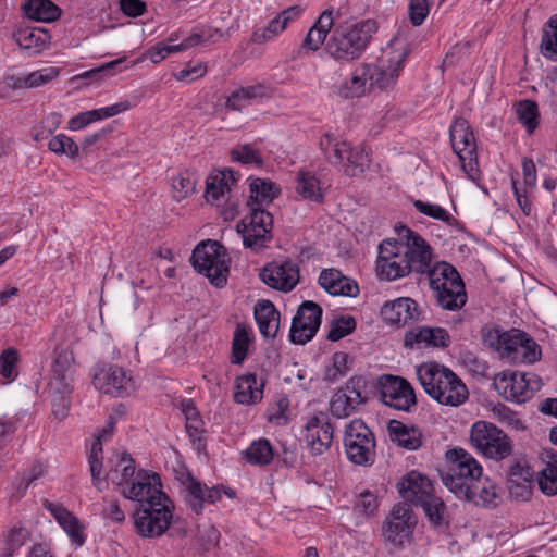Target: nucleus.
Instances as JSON below:
<instances>
[{
  "label": "nucleus",
  "mask_w": 557,
  "mask_h": 557,
  "mask_svg": "<svg viewBox=\"0 0 557 557\" xmlns=\"http://www.w3.org/2000/svg\"><path fill=\"white\" fill-rule=\"evenodd\" d=\"M250 197L247 206L261 207L271 203L280 195V189L274 183L264 178H253L249 185Z\"/></svg>",
  "instance_id": "37998d69"
},
{
  "label": "nucleus",
  "mask_w": 557,
  "mask_h": 557,
  "mask_svg": "<svg viewBox=\"0 0 557 557\" xmlns=\"http://www.w3.org/2000/svg\"><path fill=\"white\" fill-rule=\"evenodd\" d=\"M196 182L193 174L188 171L181 172L172 178L173 197L181 201L191 195L195 190Z\"/></svg>",
  "instance_id": "5fc2aeb1"
},
{
  "label": "nucleus",
  "mask_w": 557,
  "mask_h": 557,
  "mask_svg": "<svg viewBox=\"0 0 557 557\" xmlns=\"http://www.w3.org/2000/svg\"><path fill=\"white\" fill-rule=\"evenodd\" d=\"M483 343L512 362L534 363L541 358V348L524 331L519 329L502 330L499 326L485 325L481 330Z\"/></svg>",
  "instance_id": "39448f33"
},
{
  "label": "nucleus",
  "mask_w": 557,
  "mask_h": 557,
  "mask_svg": "<svg viewBox=\"0 0 557 557\" xmlns=\"http://www.w3.org/2000/svg\"><path fill=\"white\" fill-rule=\"evenodd\" d=\"M246 459L249 463L265 466L273 459V449L270 442L265 438H260L250 444L245 451Z\"/></svg>",
  "instance_id": "3c124183"
},
{
  "label": "nucleus",
  "mask_w": 557,
  "mask_h": 557,
  "mask_svg": "<svg viewBox=\"0 0 557 557\" xmlns=\"http://www.w3.org/2000/svg\"><path fill=\"white\" fill-rule=\"evenodd\" d=\"M28 532L24 528H14L7 540V553L3 557H12L13 553L22 547L27 540Z\"/></svg>",
  "instance_id": "774afa93"
},
{
  "label": "nucleus",
  "mask_w": 557,
  "mask_h": 557,
  "mask_svg": "<svg viewBox=\"0 0 557 557\" xmlns=\"http://www.w3.org/2000/svg\"><path fill=\"white\" fill-rule=\"evenodd\" d=\"M347 458L355 465L369 466L375 458V440L371 430L360 419L347 424L344 434Z\"/></svg>",
  "instance_id": "2eb2a0df"
},
{
  "label": "nucleus",
  "mask_w": 557,
  "mask_h": 557,
  "mask_svg": "<svg viewBox=\"0 0 557 557\" xmlns=\"http://www.w3.org/2000/svg\"><path fill=\"white\" fill-rule=\"evenodd\" d=\"M408 11L411 24L420 26L429 14V2L428 0H410Z\"/></svg>",
  "instance_id": "69168bd1"
},
{
  "label": "nucleus",
  "mask_w": 557,
  "mask_h": 557,
  "mask_svg": "<svg viewBox=\"0 0 557 557\" xmlns=\"http://www.w3.org/2000/svg\"><path fill=\"white\" fill-rule=\"evenodd\" d=\"M446 461L447 468L441 472L443 484L459 499L471 498L483 474L481 465L462 448L447 450Z\"/></svg>",
  "instance_id": "0eeeda50"
},
{
  "label": "nucleus",
  "mask_w": 557,
  "mask_h": 557,
  "mask_svg": "<svg viewBox=\"0 0 557 557\" xmlns=\"http://www.w3.org/2000/svg\"><path fill=\"white\" fill-rule=\"evenodd\" d=\"M235 172L231 169L219 171L207 180L205 197L207 201H219L226 193L231 191L236 183Z\"/></svg>",
  "instance_id": "4c0bfd02"
},
{
  "label": "nucleus",
  "mask_w": 557,
  "mask_h": 557,
  "mask_svg": "<svg viewBox=\"0 0 557 557\" xmlns=\"http://www.w3.org/2000/svg\"><path fill=\"white\" fill-rule=\"evenodd\" d=\"M338 16L339 12L337 11L336 14H334L333 9L323 11L307 33L302 40L301 47L311 51L319 50L320 47L325 42L327 34L335 25Z\"/></svg>",
  "instance_id": "cd10ccee"
},
{
  "label": "nucleus",
  "mask_w": 557,
  "mask_h": 557,
  "mask_svg": "<svg viewBox=\"0 0 557 557\" xmlns=\"http://www.w3.org/2000/svg\"><path fill=\"white\" fill-rule=\"evenodd\" d=\"M92 385L96 389L113 397H124L135 389L131 375L117 366L102 364L95 369Z\"/></svg>",
  "instance_id": "a211bd4d"
},
{
  "label": "nucleus",
  "mask_w": 557,
  "mask_h": 557,
  "mask_svg": "<svg viewBox=\"0 0 557 557\" xmlns=\"http://www.w3.org/2000/svg\"><path fill=\"white\" fill-rule=\"evenodd\" d=\"M448 341V333L441 327H419L405 334V346L409 348L421 343L428 346L446 347Z\"/></svg>",
  "instance_id": "473e14b6"
},
{
  "label": "nucleus",
  "mask_w": 557,
  "mask_h": 557,
  "mask_svg": "<svg viewBox=\"0 0 557 557\" xmlns=\"http://www.w3.org/2000/svg\"><path fill=\"white\" fill-rule=\"evenodd\" d=\"M322 315H294L289 330V339L304 345L311 341L321 325Z\"/></svg>",
  "instance_id": "f704fd0d"
},
{
  "label": "nucleus",
  "mask_w": 557,
  "mask_h": 557,
  "mask_svg": "<svg viewBox=\"0 0 557 557\" xmlns=\"http://www.w3.org/2000/svg\"><path fill=\"white\" fill-rule=\"evenodd\" d=\"M24 14L37 22H53L60 17L61 9L51 0H25Z\"/></svg>",
  "instance_id": "a19ab883"
},
{
  "label": "nucleus",
  "mask_w": 557,
  "mask_h": 557,
  "mask_svg": "<svg viewBox=\"0 0 557 557\" xmlns=\"http://www.w3.org/2000/svg\"><path fill=\"white\" fill-rule=\"evenodd\" d=\"M366 387L367 381L362 376H352L341 389L348 396V399L358 407L367 401Z\"/></svg>",
  "instance_id": "13d9d810"
},
{
  "label": "nucleus",
  "mask_w": 557,
  "mask_h": 557,
  "mask_svg": "<svg viewBox=\"0 0 557 557\" xmlns=\"http://www.w3.org/2000/svg\"><path fill=\"white\" fill-rule=\"evenodd\" d=\"M236 230L242 234L244 246L259 252L272 239L273 216L262 208L252 207L249 214L237 223Z\"/></svg>",
  "instance_id": "4468645a"
},
{
  "label": "nucleus",
  "mask_w": 557,
  "mask_h": 557,
  "mask_svg": "<svg viewBox=\"0 0 557 557\" xmlns=\"http://www.w3.org/2000/svg\"><path fill=\"white\" fill-rule=\"evenodd\" d=\"M115 424V420L112 416L109 417L108 425L102 429L100 435L92 442L89 454H88V463L89 470L92 479L94 486L101 492L102 487V440H106L112 434L113 426Z\"/></svg>",
  "instance_id": "c85d7f7f"
},
{
  "label": "nucleus",
  "mask_w": 557,
  "mask_h": 557,
  "mask_svg": "<svg viewBox=\"0 0 557 557\" xmlns=\"http://www.w3.org/2000/svg\"><path fill=\"white\" fill-rule=\"evenodd\" d=\"M231 159L242 164H255L261 166L263 159L260 151L251 145H238L231 150Z\"/></svg>",
  "instance_id": "4d7b16f0"
},
{
  "label": "nucleus",
  "mask_w": 557,
  "mask_h": 557,
  "mask_svg": "<svg viewBox=\"0 0 557 557\" xmlns=\"http://www.w3.org/2000/svg\"><path fill=\"white\" fill-rule=\"evenodd\" d=\"M418 506L422 507L429 521L436 528H445L448 525L446 517V506L442 498L432 494Z\"/></svg>",
  "instance_id": "09e8293b"
},
{
  "label": "nucleus",
  "mask_w": 557,
  "mask_h": 557,
  "mask_svg": "<svg viewBox=\"0 0 557 557\" xmlns=\"http://www.w3.org/2000/svg\"><path fill=\"white\" fill-rule=\"evenodd\" d=\"M417 518L409 504L399 503L395 505L383 524V535L394 546L400 547L409 542Z\"/></svg>",
  "instance_id": "f3484780"
},
{
  "label": "nucleus",
  "mask_w": 557,
  "mask_h": 557,
  "mask_svg": "<svg viewBox=\"0 0 557 557\" xmlns=\"http://www.w3.org/2000/svg\"><path fill=\"white\" fill-rule=\"evenodd\" d=\"M108 476L123 497L139 505L168 497L162 491L160 475L144 469L136 470L135 460L126 453L117 456Z\"/></svg>",
  "instance_id": "f03ea898"
},
{
  "label": "nucleus",
  "mask_w": 557,
  "mask_h": 557,
  "mask_svg": "<svg viewBox=\"0 0 557 557\" xmlns=\"http://www.w3.org/2000/svg\"><path fill=\"white\" fill-rule=\"evenodd\" d=\"M380 393L383 403L394 409L409 411L416 405L414 391L405 379L384 375L380 379Z\"/></svg>",
  "instance_id": "6ab92c4d"
},
{
  "label": "nucleus",
  "mask_w": 557,
  "mask_h": 557,
  "mask_svg": "<svg viewBox=\"0 0 557 557\" xmlns=\"http://www.w3.org/2000/svg\"><path fill=\"white\" fill-rule=\"evenodd\" d=\"M60 71L49 66L24 75H5V86L24 88H36L58 77Z\"/></svg>",
  "instance_id": "72a5a7b5"
},
{
  "label": "nucleus",
  "mask_w": 557,
  "mask_h": 557,
  "mask_svg": "<svg viewBox=\"0 0 557 557\" xmlns=\"http://www.w3.org/2000/svg\"><path fill=\"white\" fill-rule=\"evenodd\" d=\"M320 147L327 161L341 165L343 172L350 177L364 172L370 164L369 153L362 146H351L346 140L325 134L320 140Z\"/></svg>",
  "instance_id": "9d476101"
},
{
  "label": "nucleus",
  "mask_w": 557,
  "mask_h": 557,
  "mask_svg": "<svg viewBox=\"0 0 557 557\" xmlns=\"http://www.w3.org/2000/svg\"><path fill=\"white\" fill-rule=\"evenodd\" d=\"M449 137L451 148L456 154H471L476 151L473 132L467 120L462 117L456 119L450 126Z\"/></svg>",
  "instance_id": "2f4dec72"
},
{
  "label": "nucleus",
  "mask_w": 557,
  "mask_h": 557,
  "mask_svg": "<svg viewBox=\"0 0 557 557\" xmlns=\"http://www.w3.org/2000/svg\"><path fill=\"white\" fill-rule=\"evenodd\" d=\"M534 485V471L523 458L516 459L507 470V487L511 497L529 500Z\"/></svg>",
  "instance_id": "4be33fe9"
},
{
  "label": "nucleus",
  "mask_w": 557,
  "mask_h": 557,
  "mask_svg": "<svg viewBox=\"0 0 557 557\" xmlns=\"http://www.w3.org/2000/svg\"><path fill=\"white\" fill-rule=\"evenodd\" d=\"M296 190L306 199L319 202L323 195L319 180L310 172H299L296 180Z\"/></svg>",
  "instance_id": "8fccbe9b"
},
{
  "label": "nucleus",
  "mask_w": 557,
  "mask_h": 557,
  "mask_svg": "<svg viewBox=\"0 0 557 557\" xmlns=\"http://www.w3.org/2000/svg\"><path fill=\"white\" fill-rule=\"evenodd\" d=\"M189 260L194 269L203 274L213 286L221 288L227 283L231 258L220 242L201 240L194 248Z\"/></svg>",
  "instance_id": "6e6552de"
},
{
  "label": "nucleus",
  "mask_w": 557,
  "mask_h": 557,
  "mask_svg": "<svg viewBox=\"0 0 557 557\" xmlns=\"http://www.w3.org/2000/svg\"><path fill=\"white\" fill-rule=\"evenodd\" d=\"M537 484L543 494L554 496L557 494V467L548 462L539 473Z\"/></svg>",
  "instance_id": "bf43d9fd"
},
{
  "label": "nucleus",
  "mask_w": 557,
  "mask_h": 557,
  "mask_svg": "<svg viewBox=\"0 0 557 557\" xmlns=\"http://www.w3.org/2000/svg\"><path fill=\"white\" fill-rule=\"evenodd\" d=\"M418 310V304L410 297H399L387 300L381 308L380 313H412Z\"/></svg>",
  "instance_id": "e2e57ef3"
},
{
  "label": "nucleus",
  "mask_w": 557,
  "mask_h": 557,
  "mask_svg": "<svg viewBox=\"0 0 557 557\" xmlns=\"http://www.w3.org/2000/svg\"><path fill=\"white\" fill-rule=\"evenodd\" d=\"M451 289L438 287L433 289L438 306L443 310L455 311L460 309L467 301V294L463 282L449 283Z\"/></svg>",
  "instance_id": "79ce46f5"
},
{
  "label": "nucleus",
  "mask_w": 557,
  "mask_h": 557,
  "mask_svg": "<svg viewBox=\"0 0 557 557\" xmlns=\"http://www.w3.org/2000/svg\"><path fill=\"white\" fill-rule=\"evenodd\" d=\"M269 96V90L261 84L240 87L234 90L226 99L225 107L233 111H242L256 99Z\"/></svg>",
  "instance_id": "58836bf2"
},
{
  "label": "nucleus",
  "mask_w": 557,
  "mask_h": 557,
  "mask_svg": "<svg viewBox=\"0 0 557 557\" xmlns=\"http://www.w3.org/2000/svg\"><path fill=\"white\" fill-rule=\"evenodd\" d=\"M224 37L225 34L221 29L205 27L199 33L193 34L189 37L185 38L178 45H168L165 42H159L148 50V54L153 63H159L171 53L189 49L200 42H216L221 39H224Z\"/></svg>",
  "instance_id": "aec40b11"
},
{
  "label": "nucleus",
  "mask_w": 557,
  "mask_h": 557,
  "mask_svg": "<svg viewBox=\"0 0 557 557\" xmlns=\"http://www.w3.org/2000/svg\"><path fill=\"white\" fill-rule=\"evenodd\" d=\"M471 498H462L463 500L472 502L478 506L488 507L496 506V484L487 478L480 479L479 487H474Z\"/></svg>",
  "instance_id": "603ef678"
},
{
  "label": "nucleus",
  "mask_w": 557,
  "mask_h": 557,
  "mask_svg": "<svg viewBox=\"0 0 557 557\" xmlns=\"http://www.w3.org/2000/svg\"><path fill=\"white\" fill-rule=\"evenodd\" d=\"M320 286L330 295L356 297L359 293L358 284L339 270L324 269L319 276Z\"/></svg>",
  "instance_id": "bb28decb"
},
{
  "label": "nucleus",
  "mask_w": 557,
  "mask_h": 557,
  "mask_svg": "<svg viewBox=\"0 0 557 557\" xmlns=\"http://www.w3.org/2000/svg\"><path fill=\"white\" fill-rule=\"evenodd\" d=\"M262 386V383L258 384L257 375L253 373H248L237 377L236 392L234 394L235 401L243 405H249L261 400Z\"/></svg>",
  "instance_id": "ea45409f"
},
{
  "label": "nucleus",
  "mask_w": 557,
  "mask_h": 557,
  "mask_svg": "<svg viewBox=\"0 0 557 557\" xmlns=\"http://www.w3.org/2000/svg\"><path fill=\"white\" fill-rule=\"evenodd\" d=\"M49 150L57 154H66L76 159L79 153V146L69 136L59 134L52 137L48 144Z\"/></svg>",
  "instance_id": "6e6d98bb"
},
{
  "label": "nucleus",
  "mask_w": 557,
  "mask_h": 557,
  "mask_svg": "<svg viewBox=\"0 0 557 557\" xmlns=\"http://www.w3.org/2000/svg\"><path fill=\"white\" fill-rule=\"evenodd\" d=\"M369 63H362L351 74V77L343 83L339 95L343 98H358L372 89L369 79Z\"/></svg>",
  "instance_id": "e433bc0d"
},
{
  "label": "nucleus",
  "mask_w": 557,
  "mask_h": 557,
  "mask_svg": "<svg viewBox=\"0 0 557 557\" xmlns=\"http://www.w3.org/2000/svg\"><path fill=\"white\" fill-rule=\"evenodd\" d=\"M398 492L405 500L418 506L434 494V487L426 476L411 471L398 483Z\"/></svg>",
  "instance_id": "a878e982"
},
{
  "label": "nucleus",
  "mask_w": 557,
  "mask_h": 557,
  "mask_svg": "<svg viewBox=\"0 0 557 557\" xmlns=\"http://www.w3.org/2000/svg\"><path fill=\"white\" fill-rule=\"evenodd\" d=\"M260 278L272 288L288 292L298 283L299 271L297 265L290 260L271 262L262 269Z\"/></svg>",
  "instance_id": "412c9836"
},
{
  "label": "nucleus",
  "mask_w": 557,
  "mask_h": 557,
  "mask_svg": "<svg viewBox=\"0 0 557 557\" xmlns=\"http://www.w3.org/2000/svg\"><path fill=\"white\" fill-rule=\"evenodd\" d=\"M173 502L168 497L138 505L133 513L135 531L143 537H158L170 528L173 518Z\"/></svg>",
  "instance_id": "9b49d317"
},
{
  "label": "nucleus",
  "mask_w": 557,
  "mask_h": 557,
  "mask_svg": "<svg viewBox=\"0 0 557 557\" xmlns=\"http://www.w3.org/2000/svg\"><path fill=\"white\" fill-rule=\"evenodd\" d=\"M18 362V352L14 348H7L0 355V375L14 380L17 375L15 369Z\"/></svg>",
  "instance_id": "680f3d73"
},
{
  "label": "nucleus",
  "mask_w": 557,
  "mask_h": 557,
  "mask_svg": "<svg viewBox=\"0 0 557 557\" xmlns=\"http://www.w3.org/2000/svg\"><path fill=\"white\" fill-rule=\"evenodd\" d=\"M416 372L424 392L438 404L457 407L468 399L466 384L449 368L424 362L417 367Z\"/></svg>",
  "instance_id": "20e7f679"
},
{
  "label": "nucleus",
  "mask_w": 557,
  "mask_h": 557,
  "mask_svg": "<svg viewBox=\"0 0 557 557\" xmlns=\"http://www.w3.org/2000/svg\"><path fill=\"white\" fill-rule=\"evenodd\" d=\"M397 238H387L379 245L376 275L381 281H396L410 274L418 278L429 261L430 245L406 225L395 227Z\"/></svg>",
  "instance_id": "f257e3e1"
},
{
  "label": "nucleus",
  "mask_w": 557,
  "mask_h": 557,
  "mask_svg": "<svg viewBox=\"0 0 557 557\" xmlns=\"http://www.w3.org/2000/svg\"><path fill=\"white\" fill-rule=\"evenodd\" d=\"M52 513L71 539V542L75 546H82L85 542V535L78 519L64 508H57Z\"/></svg>",
  "instance_id": "a18cd8bd"
},
{
  "label": "nucleus",
  "mask_w": 557,
  "mask_h": 557,
  "mask_svg": "<svg viewBox=\"0 0 557 557\" xmlns=\"http://www.w3.org/2000/svg\"><path fill=\"white\" fill-rule=\"evenodd\" d=\"M186 431L197 450L205 448L202 438V421L199 417L188 416L186 421Z\"/></svg>",
  "instance_id": "338daca9"
},
{
  "label": "nucleus",
  "mask_w": 557,
  "mask_h": 557,
  "mask_svg": "<svg viewBox=\"0 0 557 557\" xmlns=\"http://www.w3.org/2000/svg\"><path fill=\"white\" fill-rule=\"evenodd\" d=\"M54 354L48 382V395L51 399L53 416L62 420L67 416L70 409L76 362L71 347L58 346Z\"/></svg>",
  "instance_id": "423d86ee"
},
{
  "label": "nucleus",
  "mask_w": 557,
  "mask_h": 557,
  "mask_svg": "<svg viewBox=\"0 0 557 557\" xmlns=\"http://www.w3.org/2000/svg\"><path fill=\"white\" fill-rule=\"evenodd\" d=\"M183 486L185 491L184 499L196 515L202 512L205 503L214 504L222 497L220 486L208 487L190 473H187L183 480Z\"/></svg>",
  "instance_id": "5701e85b"
},
{
  "label": "nucleus",
  "mask_w": 557,
  "mask_h": 557,
  "mask_svg": "<svg viewBox=\"0 0 557 557\" xmlns=\"http://www.w3.org/2000/svg\"><path fill=\"white\" fill-rule=\"evenodd\" d=\"M517 120L521 123L528 134H532L539 126V107L533 100L524 99L520 100L515 106Z\"/></svg>",
  "instance_id": "49530a36"
},
{
  "label": "nucleus",
  "mask_w": 557,
  "mask_h": 557,
  "mask_svg": "<svg viewBox=\"0 0 557 557\" xmlns=\"http://www.w3.org/2000/svg\"><path fill=\"white\" fill-rule=\"evenodd\" d=\"M320 147L327 161L341 165L343 172L350 177L364 172L370 164L369 153L362 146H351L346 140L325 134L320 140Z\"/></svg>",
  "instance_id": "1a4fd4ad"
},
{
  "label": "nucleus",
  "mask_w": 557,
  "mask_h": 557,
  "mask_svg": "<svg viewBox=\"0 0 557 557\" xmlns=\"http://www.w3.org/2000/svg\"><path fill=\"white\" fill-rule=\"evenodd\" d=\"M305 440L313 455L326 451L333 441V426L326 417H312L306 425Z\"/></svg>",
  "instance_id": "b1692460"
},
{
  "label": "nucleus",
  "mask_w": 557,
  "mask_h": 557,
  "mask_svg": "<svg viewBox=\"0 0 557 557\" xmlns=\"http://www.w3.org/2000/svg\"><path fill=\"white\" fill-rule=\"evenodd\" d=\"M493 384L500 396L516 403L527 401L542 386L536 374L515 371L497 374Z\"/></svg>",
  "instance_id": "dca6fc26"
},
{
  "label": "nucleus",
  "mask_w": 557,
  "mask_h": 557,
  "mask_svg": "<svg viewBox=\"0 0 557 557\" xmlns=\"http://www.w3.org/2000/svg\"><path fill=\"white\" fill-rule=\"evenodd\" d=\"M432 261L433 250L430 247L429 261H426V267H424L423 272L418 274V281L423 278L428 280L432 289H437L438 287L444 288L445 285L443 284L462 282L458 271L450 263L441 261L433 264Z\"/></svg>",
  "instance_id": "393cba45"
},
{
  "label": "nucleus",
  "mask_w": 557,
  "mask_h": 557,
  "mask_svg": "<svg viewBox=\"0 0 557 557\" xmlns=\"http://www.w3.org/2000/svg\"><path fill=\"white\" fill-rule=\"evenodd\" d=\"M414 208L422 214L451 224L454 218L441 206L424 202L422 200L413 201Z\"/></svg>",
  "instance_id": "0e129e2a"
},
{
  "label": "nucleus",
  "mask_w": 557,
  "mask_h": 557,
  "mask_svg": "<svg viewBox=\"0 0 557 557\" xmlns=\"http://www.w3.org/2000/svg\"><path fill=\"white\" fill-rule=\"evenodd\" d=\"M356 408L354 403L348 399V396L343 393L341 388L333 395L330 403L332 414L338 419L350 416Z\"/></svg>",
  "instance_id": "052dcab7"
},
{
  "label": "nucleus",
  "mask_w": 557,
  "mask_h": 557,
  "mask_svg": "<svg viewBox=\"0 0 557 557\" xmlns=\"http://www.w3.org/2000/svg\"><path fill=\"white\" fill-rule=\"evenodd\" d=\"M387 430L391 441L403 448L416 450L422 444L421 431L414 426H408L400 421L391 420Z\"/></svg>",
  "instance_id": "c9c22d12"
},
{
  "label": "nucleus",
  "mask_w": 557,
  "mask_h": 557,
  "mask_svg": "<svg viewBox=\"0 0 557 557\" xmlns=\"http://www.w3.org/2000/svg\"><path fill=\"white\" fill-rule=\"evenodd\" d=\"M540 49L544 58L557 61V15H553L543 26Z\"/></svg>",
  "instance_id": "de8ad7c7"
},
{
  "label": "nucleus",
  "mask_w": 557,
  "mask_h": 557,
  "mask_svg": "<svg viewBox=\"0 0 557 557\" xmlns=\"http://www.w3.org/2000/svg\"><path fill=\"white\" fill-rule=\"evenodd\" d=\"M128 109L129 103L127 101H122L109 107L85 111L71 117L67 127L71 131H79L96 121L112 117Z\"/></svg>",
  "instance_id": "c756f323"
},
{
  "label": "nucleus",
  "mask_w": 557,
  "mask_h": 557,
  "mask_svg": "<svg viewBox=\"0 0 557 557\" xmlns=\"http://www.w3.org/2000/svg\"><path fill=\"white\" fill-rule=\"evenodd\" d=\"M407 45L392 41L374 64H369V79L373 88L386 90L395 86L396 79L408 57Z\"/></svg>",
  "instance_id": "f8f14e48"
},
{
  "label": "nucleus",
  "mask_w": 557,
  "mask_h": 557,
  "mask_svg": "<svg viewBox=\"0 0 557 557\" xmlns=\"http://www.w3.org/2000/svg\"><path fill=\"white\" fill-rule=\"evenodd\" d=\"M471 444L486 458L499 461L512 453V442L495 424L476 421L470 432Z\"/></svg>",
  "instance_id": "ddd939ff"
},
{
  "label": "nucleus",
  "mask_w": 557,
  "mask_h": 557,
  "mask_svg": "<svg viewBox=\"0 0 557 557\" xmlns=\"http://www.w3.org/2000/svg\"><path fill=\"white\" fill-rule=\"evenodd\" d=\"M14 38L21 49L29 55H36L50 42V34L42 27L21 28L14 34Z\"/></svg>",
  "instance_id": "7c9ffc66"
},
{
  "label": "nucleus",
  "mask_w": 557,
  "mask_h": 557,
  "mask_svg": "<svg viewBox=\"0 0 557 557\" xmlns=\"http://www.w3.org/2000/svg\"><path fill=\"white\" fill-rule=\"evenodd\" d=\"M376 32L377 24L371 18L355 23H337L325 42V51L336 61L357 60L367 50Z\"/></svg>",
  "instance_id": "7ed1b4c3"
},
{
  "label": "nucleus",
  "mask_w": 557,
  "mask_h": 557,
  "mask_svg": "<svg viewBox=\"0 0 557 557\" xmlns=\"http://www.w3.org/2000/svg\"><path fill=\"white\" fill-rule=\"evenodd\" d=\"M252 339V330L245 324L238 323L232 341V351L230 357L231 363L242 364L244 362Z\"/></svg>",
  "instance_id": "c03bdc74"
},
{
  "label": "nucleus",
  "mask_w": 557,
  "mask_h": 557,
  "mask_svg": "<svg viewBox=\"0 0 557 557\" xmlns=\"http://www.w3.org/2000/svg\"><path fill=\"white\" fill-rule=\"evenodd\" d=\"M357 323L352 315H337L330 323L326 338L332 342H337L352 333Z\"/></svg>",
  "instance_id": "864d4df0"
}]
</instances>
